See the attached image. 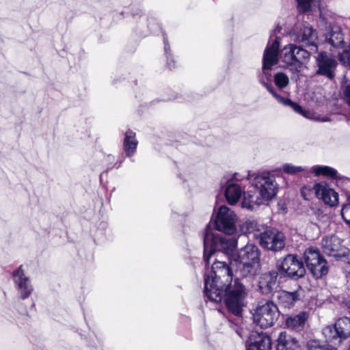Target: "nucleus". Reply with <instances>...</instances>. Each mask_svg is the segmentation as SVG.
<instances>
[{"label":"nucleus","instance_id":"obj_1","mask_svg":"<svg viewBox=\"0 0 350 350\" xmlns=\"http://www.w3.org/2000/svg\"><path fill=\"white\" fill-rule=\"evenodd\" d=\"M232 267L215 259L212 265L211 275L204 280V294L208 300L215 302L221 301L225 297L229 311L236 316H240L245 305L246 292L238 280H235L232 285Z\"/></svg>","mask_w":350,"mask_h":350},{"label":"nucleus","instance_id":"obj_2","mask_svg":"<svg viewBox=\"0 0 350 350\" xmlns=\"http://www.w3.org/2000/svg\"><path fill=\"white\" fill-rule=\"evenodd\" d=\"M204 258L206 265H209L212 256L218 252L225 254L230 261L233 260L237 247L236 238H226L215 234L210 226H207L204 234Z\"/></svg>","mask_w":350,"mask_h":350},{"label":"nucleus","instance_id":"obj_3","mask_svg":"<svg viewBox=\"0 0 350 350\" xmlns=\"http://www.w3.org/2000/svg\"><path fill=\"white\" fill-rule=\"evenodd\" d=\"M259 262V251L253 244H247L235 254L230 261L231 266H235L240 275L244 278L252 277L256 273V265Z\"/></svg>","mask_w":350,"mask_h":350},{"label":"nucleus","instance_id":"obj_4","mask_svg":"<svg viewBox=\"0 0 350 350\" xmlns=\"http://www.w3.org/2000/svg\"><path fill=\"white\" fill-rule=\"evenodd\" d=\"M278 309L272 301L260 302L254 309V323L260 328L272 326L278 317Z\"/></svg>","mask_w":350,"mask_h":350},{"label":"nucleus","instance_id":"obj_5","mask_svg":"<svg viewBox=\"0 0 350 350\" xmlns=\"http://www.w3.org/2000/svg\"><path fill=\"white\" fill-rule=\"evenodd\" d=\"M247 178L252 185L258 190L259 195L267 202L271 200L277 193V184L274 178L267 173H249Z\"/></svg>","mask_w":350,"mask_h":350},{"label":"nucleus","instance_id":"obj_6","mask_svg":"<svg viewBox=\"0 0 350 350\" xmlns=\"http://www.w3.org/2000/svg\"><path fill=\"white\" fill-rule=\"evenodd\" d=\"M304 260L307 267L316 278H320L328 273L327 262L319 250L314 247L307 249L304 252Z\"/></svg>","mask_w":350,"mask_h":350},{"label":"nucleus","instance_id":"obj_7","mask_svg":"<svg viewBox=\"0 0 350 350\" xmlns=\"http://www.w3.org/2000/svg\"><path fill=\"white\" fill-rule=\"evenodd\" d=\"M237 221L235 213L226 205H221L216 213L215 226L219 231L232 234L237 230Z\"/></svg>","mask_w":350,"mask_h":350},{"label":"nucleus","instance_id":"obj_8","mask_svg":"<svg viewBox=\"0 0 350 350\" xmlns=\"http://www.w3.org/2000/svg\"><path fill=\"white\" fill-rule=\"evenodd\" d=\"M259 243L261 247L271 251H280L285 246L284 234L276 229L266 227L259 234Z\"/></svg>","mask_w":350,"mask_h":350},{"label":"nucleus","instance_id":"obj_9","mask_svg":"<svg viewBox=\"0 0 350 350\" xmlns=\"http://www.w3.org/2000/svg\"><path fill=\"white\" fill-rule=\"evenodd\" d=\"M322 333L327 340H338L339 342L350 336V319L342 317L338 319L334 325L325 326Z\"/></svg>","mask_w":350,"mask_h":350},{"label":"nucleus","instance_id":"obj_10","mask_svg":"<svg viewBox=\"0 0 350 350\" xmlns=\"http://www.w3.org/2000/svg\"><path fill=\"white\" fill-rule=\"evenodd\" d=\"M292 40L297 42H302L306 46H311L310 53L317 52V33L311 26L300 24L290 33Z\"/></svg>","mask_w":350,"mask_h":350},{"label":"nucleus","instance_id":"obj_11","mask_svg":"<svg viewBox=\"0 0 350 350\" xmlns=\"http://www.w3.org/2000/svg\"><path fill=\"white\" fill-rule=\"evenodd\" d=\"M278 270L289 277L301 278L304 275L306 270L303 262L296 256L288 254L277 262Z\"/></svg>","mask_w":350,"mask_h":350},{"label":"nucleus","instance_id":"obj_12","mask_svg":"<svg viewBox=\"0 0 350 350\" xmlns=\"http://www.w3.org/2000/svg\"><path fill=\"white\" fill-rule=\"evenodd\" d=\"M323 252L336 258L349 255V250L342 245V241L334 235L326 237L321 241Z\"/></svg>","mask_w":350,"mask_h":350},{"label":"nucleus","instance_id":"obj_13","mask_svg":"<svg viewBox=\"0 0 350 350\" xmlns=\"http://www.w3.org/2000/svg\"><path fill=\"white\" fill-rule=\"evenodd\" d=\"M262 84L267 88L268 91L272 94V95L277 99V100L283 104L285 106H288L291 108H292L296 113L301 114L304 117L308 118V119H312L316 120L317 121L320 122H327L329 121V118H321L319 116H316L314 113L305 111L300 105H299L297 103L293 102L289 98H284L278 94H276L272 88H271L267 83L262 82Z\"/></svg>","mask_w":350,"mask_h":350},{"label":"nucleus","instance_id":"obj_14","mask_svg":"<svg viewBox=\"0 0 350 350\" xmlns=\"http://www.w3.org/2000/svg\"><path fill=\"white\" fill-rule=\"evenodd\" d=\"M317 73L325 75L329 79L334 77V71L337 65L336 61L326 52H321L317 57Z\"/></svg>","mask_w":350,"mask_h":350},{"label":"nucleus","instance_id":"obj_15","mask_svg":"<svg viewBox=\"0 0 350 350\" xmlns=\"http://www.w3.org/2000/svg\"><path fill=\"white\" fill-rule=\"evenodd\" d=\"M271 348V339L263 332H252L247 340L246 350H270Z\"/></svg>","mask_w":350,"mask_h":350},{"label":"nucleus","instance_id":"obj_16","mask_svg":"<svg viewBox=\"0 0 350 350\" xmlns=\"http://www.w3.org/2000/svg\"><path fill=\"white\" fill-rule=\"evenodd\" d=\"M13 277L21 298L25 299L29 297L33 291V287L21 266L13 273Z\"/></svg>","mask_w":350,"mask_h":350},{"label":"nucleus","instance_id":"obj_17","mask_svg":"<svg viewBox=\"0 0 350 350\" xmlns=\"http://www.w3.org/2000/svg\"><path fill=\"white\" fill-rule=\"evenodd\" d=\"M313 190L319 199H321L325 204L334 206L338 202V193L326 184L317 183L313 187Z\"/></svg>","mask_w":350,"mask_h":350},{"label":"nucleus","instance_id":"obj_18","mask_svg":"<svg viewBox=\"0 0 350 350\" xmlns=\"http://www.w3.org/2000/svg\"><path fill=\"white\" fill-rule=\"evenodd\" d=\"M280 40L277 37L271 45H268L264 52L262 70H269L278 63Z\"/></svg>","mask_w":350,"mask_h":350},{"label":"nucleus","instance_id":"obj_19","mask_svg":"<svg viewBox=\"0 0 350 350\" xmlns=\"http://www.w3.org/2000/svg\"><path fill=\"white\" fill-rule=\"evenodd\" d=\"M278 275L276 271L272 270L260 275L258 286L262 293L269 294L276 288Z\"/></svg>","mask_w":350,"mask_h":350},{"label":"nucleus","instance_id":"obj_20","mask_svg":"<svg viewBox=\"0 0 350 350\" xmlns=\"http://www.w3.org/2000/svg\"><path fill=\"white\" fill-rule=\"evenodd\" d=\"M277 341V350H301L296 338L287 334L286 332L280 334Z\"/></svg>","mask_w":350,"mask_h":350},{"label":"nucleus","instance_id":"obj_21","mask_svg":"<svg viewBox=\"0 0 350 350\" xmlns=\"http://www.w3.org/2000/svg\"><path fill=\"white\" fill-rule=\"evenodd\" d=\"M267 202L265 199H262L261 196H257L250 191H247L243 193V198L242 200V207L245 208L248 210L253 211L256 207L263 204Z\"/></svg>","mask_w":350,"mask_h":350},{"label":"nucleus","instance_id":"obj_22","mask_svg":"<svg viewBox=\"0 0 350 350\" xmlns=\"http://www.w3.org/2000/svg\"><path fill=\"white\" fill-rule=\"evenodd\" d=\"M137 144L135 133L131 130L127 131L123 142L124 151L126 157H130L135 154Z\"/></svg>","mask_w":350,"mask_h":350},{"label":"nucleus","instance_id":"obj_23","mask_svg":"<svg viewBox=\"0 0 350 350\" xmlns=\"http://www.w3.org/2000/svg\"><path fill=\"white\" fill-rule=\"evenodd\" d=\"M308 318V312H301L298 314L288 317L286 320V325L288 328L291 329H301L304 327V325Z\"/></svg>","mask_w":350,"mask_h":350},{"label":"nucleus","instance_id":"obj_24","mask_svg":"<svg viewBox=\"0 0 350 350\" xmlns=\"http://www.w3.org/2000/svg\"><path fill=\"white\" fill-rule=\"evenodd\" d=\"M241 187L235 183L229 184L225 191V196L228 203L230 205L235 204L243 194Z\"/></svg>","mask_w":350,"mask_h":350},{"label":"nucleus","instance_id":"obj_25","mask_svg":"<svg viewBox=\"0 0 350 350\" xmlns=\"http://www.w3.org/2000/svg\"><path fill=\"white\" fill-rule=\"evenodd\" d=\"M328 40L332 46L338 49H343L345 46L341 29L338 26L332 27Z\"/></svg>","mask_w":350,"mask_h":350},{"label":"nucleus","instance_id":"obj_26","mask_svg":"<svg viewBox=\"0 0 350 350\" xmlns=\"http://www.w3.org/2000/svg\"><path fill=\"white\" fill-rule=\"evenodd\" d=\"M295 44H290L285 46L280 52V58L286 65L291 66V70H295Z\"/></svg>","mask_w":350,"mask_h":350},{"label":"nucleus","instance_id":"obj_27","mask_svg":"<svg viewBox=\"0 0 350 350\" xmlns=\"http://www.w3.org/2000/svg\"><path fill=\"white\" fill-rule=\"evenodd\" d=\"M265 228L264 226L258 224L254 219H247L243 224L242 231L244 233H254V237L258 239L259 236H257L256 234H259L264 231Z\"/></svg>","mask_w":350,"mask_h":350},{"label":"nucleus","instance_id":"obj_28","mask_svg":"<svg viewBox=\"0 0 350 350\" xmlns=\"http://www.w3.org/2000/svg\"><path fill=\"white\" fill-rule=\"evenodd\" d=\"M277 297L280 304L284 307L290 308L294 305V303L297 299V294L296 292L282 291L278 292Z\"/></svg>","mask_w":350,"mask_h":350},{"label":"nucleus","instance_id":"obj_29","mask_svg":"<svg viewBox=\"0 0 350 350\" xmlns=\"http://www.w3.org/2000/svg\"><path fill=\"white\" fill-rule=\"evenodd\" d=\"M295 71H298L301 68L303 64L306 62L310 58V52L303 48L295 45Z\"/></svg>","mask_w":350,"mask_h":350},{"label":"nucleus","instance_id":"obj_30","mask_svg":"<svg viewBox=\"0 0 350 350\" xmlns=\"http://www.w3.org/2000/svg\"><path fill=\"white\" fill-rule=\"evenodd\" d=\"M311 172L317 176L323 175L327 177L335 178L337 175V171L328 166H314Z\"/></svg>","mask_w":350,"mask_h":350},{"label":"nucleus","instance_id":"obj_31","mask_svg":"<svg viewBox=\"0 0 350 350\" xmlns=\"http://www.w3.org/2000/svg\"><path fill=\"white\" fill-rule=\"evenodd\" d=\"M274 81L278 88L283 89L288 84L289 79L285 74L280 72L275 75Z\"/></svg>","mask_w":350,"mask_h":350},{"label":"nucleus","instance_id":"obj_32","mask_svg":"<svg viewBox=\"0 0 350 350\" xmlns=\"http://www.w3.org/2000/svg\"><path fill=\"white\" fill-rule=\"evenodd\" d=\"M327 346L316 339H310L306 343L307 350H325Z\"/></svg>","mask_w":350,"mask_h":350},{"label":"nucleus","instance_id":"obj_33","mask_svg":"<svg viewBox=\"0 0 350 350\" xmlns=\"http://www.w3.org/2000/svg\"><path fill=\"white\" fill-rule=\"evenodd\" d=\"M282 170L286 174L294 175L304 172L305 169L301 166H295L292 164L286 163L283 165Z\"/></svg>","mask_w":350,"mask_h":350},{"label":"nucleus","instance_id":"obj_34","mask_svg":"<svg viewBox=\"0 0 350 350\" xmlns=\"http://www.w3.org/2000/svg\"><path fill=\"white\" fill-rule=\"evenodd\" d=\"M298 3V9L302 12H305L310 10L311 6V3L313 0H297Z\"/></svg>","mask_w":350,"mask_h":350},{"label":"nucleus","instance_id":"obj_35","mask_svg":"<svg viewBox=\"0 0 350 350\" xmlns=\"http://www.w3.org/2000/svg\"><path fill=\"white\" fill-rule=\"evenodd\" d=\"M341 214L345 221L347 224H350V203L342 206Z\"/></svg>","mask_w":350,"mask_h":350},{"label":"nucleus","instance_id":"obj_36","mask_svg":"<svg viewBox=\"0 0 350 350\" xmlns=\"http://www.w3.org/2000/svg\"><path fill=\"white\" fill-rule=\"evenodd\" d=\"M321 18L325 22L326 25H329L331 26L332 25V21H330V18H333V14L330 12H321Z\"/></svg>","mask_w":350,"mask_h":350},{"label":"nucleus","instance_id":"obj_37","mask_svg":"<svg viewBox=\"0 0 350 350\" xmlns=\"http://www.w3.org/2000/svg\"><path fill=\"white\" fill-rule=\"evenodd\" d=\"M343 98L345 103L350 106V85L342 87Z\"/></svg>","mask_w":350,"mask_h":350},{"label":"nucleus","instance_id":"obj_38","mask_svg":"<svg viewBox=\"0 0 350 350\" xmlns=\"http://www.w3.org/2000/svg\"><path fill=\"white\" fill-rule=\"evenodd\" d=\"M312 190L308 187H304L301 189V195L305 200H309Z\"/></svg>","mask_w":350,"mask_h":350},{"label":"nucleus","instance_id":"obj_39","mask_svg":"<svg viewBox=\"0 0 350 350\" xmlns=\"http://www.w3.org/2000/svg\"><path fill=\"white\" fill-rule=\"evenodd\" d=\"M164 49H165V53H167V51L170 49V46H169V44L165 41V47H164Z\"/></svg>","mask_w":350,"mask_h":350},{"label":"nucleus","instance_id":"obj_40","mask_svg":"<svg viewBox=\"0 0 350 350\" xmlns=\"http://www.w3.org/2000/svg\"><path fill=\"white\" fill-rule=\"evenodd\" d=\"M325 350H336V349L328 345Z\"/></svg>","mask_w":350,"mask_h":350},{"label":"nucleus","instance_id":"obj_41","mask_svg":"<svg viewBox=\"0 0 350 350\" xmlns=\"http://www.w3.org/2000/svg\"><path fill=\"white\" fill-rule=\"evenodd\" d=\"M347 308H348V309H349V310L350 312V300L347 301Z\"/></svg>","mask_w":350,"mask_h":350}]
</instances>
